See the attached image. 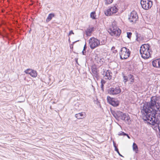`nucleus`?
I'll return each mask as SVG.
<instances>
[{
	"mask_svg": "<svg viewBox=\"0 0 160 160\" xmlns=\"http://www.w3.org/2000/svg\"><path fill=\"white\" fill-rule=\"evenodd\" d=\"M158 98L157 97H152L150 102L144 104L141 111L145 113L143 120L158 128L160 133V119L156 117L157 114H160V103L157 102Z\"/></svg>",
	"mask_w": 160,
	"mask_h": 160,
	"instance_id": "1",
	"label": "nucleus"
},
{
	"mask_svg": "<svg viewBox=\"0 0 160 160\" xmlns=\"http://www.w3.org/2000/svg\"><path fill=\"white\" fill-rule=\"evenodd\" d=\"M149 45L144 44L141 46L140 49V52L142 57L144 59L148 58L150 56Z\"/></svg>",
	"mask_w": 160,
	"mask_h": 160,
	"instance_id": "2",
	"label": "nucleus"
},
{
	"mask_svg": "<svg viewBox=\"0 0 160 160\" xmlns=\"http://www.w3.org/2000/svg\"><path fill=\"white\" fill-rule=\"evenodd\" d=\"M108 32L112 36H119L121 33V30L117 27L116 22H113Z\"/></svg>",
	"mask_w": 160,
	"mask_h": 160,
	"instance_id": "3",
	"label": "nucleus"
},
{
	"mask_svg": "<svg viewBox=\"0 0 160 160\" xmlns=\"http://www.w3.org/2000/svg\"><path fill=\"white\" fill-rule=\"evenodd\" d=\"M131 53L129 50L126 47L121 48L120 52V58L121 59H126L130 56Z\"/></svg>",
	"mask_w": 160,
	"mask_h": 160,
	"instance_id": "4",
	"label": "nucleus"
},
{
	"mask_svg": "<svg viewBox=\"0 0 160 160\" xmlns=\"http://www.w3.org/2000/svg\"><path fill=\"white\" fill-rule=\"evenodd\" d=\"M89 43L90 48L92 49L100 46V40L94 37L89 39Z\"/></svg>",
	"mask_w": 160,
	"mask_h": 160,
	"instance_id": "5",
	"label": "nucleus"
},
{
	"mask_svg": "<svg viewBox=\"0 0 160 160\" xmlns=\"http://www.w3.org/2000/svg\"><path fill=\"white\" fill-rule=\"evenodd\" d=\"M140 4L143 9L148 10L152 7V2L151 0H141Z\"/></svg>",
	"mask_w": 160,
	"mask_h": 160,
	"instance_id": "6",
	"label": "nucleus"
},
{
	"mask_svg": "<svg viewBox=\"0 0 160 160\" xmlns=\"http://www.w3.org/2000/svg\"><path fill=\"white\" fill-rule=\"evenodd\" d=\"M108 93L110 95H116L121 92V89L119 87L115 88H112L108 89Z\"/></svg>",
	"mask_w": 160,
	"mask_h": 160,
	"instance_id": "7",
	"label": "nucleus"
},
{
	"mask_svg": "<svg viewBox=\"0 0 160 160\" xmlns=\"http://www.w3.org/2000/svg\"><path fill=\"white\" fill-rule=\"evenodd\" d=\"M138 19L137 13L135 11H132L129 16L128 19L131 22L135 23Z\"/></svg>",
	"mask_w": 160,
	"mask_h": 160,
	"instance_id": "8",
	"label": "nucleus"
},
{
	"mask_svg": "<svg viewBox=\"0 0 160 160\" xmlns=\"http://www.w3.org/2000/svg\"><path fill=\"white\" fill-rule=\"evenodd\" d=\"M107 99L108 102L113 106L116 107L119 105V102L116 99L108 96Z\"/></svg>",
	"mask_w": 160,
	"mask_h": 160,
	"instance_id": "9",
	"label": "nucleus"
},
{
	"mask_svg": "<svg viewBox=\"0 0 160 160\" xmlns=\"http://www.w3.org/2000/svg\"><path fill=\"white\" fill-rule=\"evenodd\" d=\"M123 78L124 79L123 82L125 83L127 81H130V84H132L134 82V76L131 74H129L128 76H123Z\"/></svg>",
	"mask_w": 160,
	"mask_h": 160,
	"instance_id": "10",
	"label": "nucleus"
},
{
	"mask_svg": "<svg viewBox=\"0 0 160 160\" xmlns=\"http://www.w3.org/2000/svg\"><path fill=\"white\" fill-rule=\"evenodd\" d=\"M24 72L26 73L29 74L33 77H36L37 75L36 71L32 69H28L25 71Z\"/></svg>",
	"mask_w": 160,
	"mask_h": 160,
	"instance_id": "11",
	"label": "nucleus"
},
{
	"mask_svg": "<svg viewBox=\"0 0 160 160\" xmlns=\"http://www.w3.org/2000/svg\"><path fill=\"white\" fill-rule=\"evenodd\" d=\"M92 72L93 76L98 79L99 78L98 75V71L95 67H92Z\"/></svg>",
	"mask_w": 160,
	"mask_h": 160,
	"instance_id": "12",
	"label": "nucleus"
},
{
	"mask_svg": "<svg viewBox=\"0 0 160 160\" xmlns=\"http://www.w3.org/2000/svg\"><path fill=\"white\" fill-rule=\"evenodd\" d=\"M122 113V112L120 111L113 112H112V114L114 118L118 120H120V118Z\"/></svg>",
	"mask_w": 160,
	"mask_h": 160,
	"instance_id": "13",
	"label": "nucleus"
},
{
	"mask_svg": "<svg viewBox=\"0 0 160 160\" xmlns=\"http://www.w3.org/2000/svg\"><path fill=\"white\" fill-rule=\"evenodd\" d=\"M152 65L154 67L160 68V58L153 60L152 62Z\"/></svg>",
	"mask_w": 160,
	"mask_h": 160,
	"instance_id": "14",
	"label": "nucleus"
},
{
	"mask_svg": "<svg viewBox=\"0 0 160 160\" xmlns=\"http://www.w3.org/2000/svg\"><path fill=\"white\" fill-rule=\"evenodd\" d=\"M75 117L78 119H82L86 117L85 113L84 112L79 113L75 115Z\"/></svg>",
	"mask_w": 160,
	"mask_h": 160,
	"instance_id": "15",
	"label": "nucleus"
},
{
	"mask_svg": "<svg viewBox=\"0 0 160 160\" xmlns=\"http://www.w3.org/2000/svg\"><path fill=\"white\" fill-rule=\"evenodd\" d=\"M130 118L128 114L125 113H122V115L120 116V119L123 120L128 121Z\"/></svg>",
	"mask_w": 160,
	"mask_h": 160,
	"instance_id": "16",
	"label": "nucleus"
},
{
	"mask_svg": "<svg viewBox=\"0 0 160 160\" xmlns=\"http://www.w3.org/2000/svg\"><path fill=\"white\" fill-rule=\"evenodd\" d=\"M94 28L92 27L91 28H89L85 31L86 33L87 36H90L91 35L92 32L94 31Z\"/></svg>",
	"mask_w": 160,
	"mask_h": 160,
	"instance_id": "17",
	"label": "nucleus"
},
{
	"mask_svg": "<svg viewBox=\"0 0 160 160\" xmlns=\"http://www.w3.org/2000/svg\"><path fill=\"white\" fill-rule=\"evenodd\" d=\"M54 17V13H51L49 14L46 20V22H48L50 21L52 19V18Z\"/></svg>",
	"mask_w": 160,
	"mask_h": 160,
	"instance_id": "18",
	"label": "nucleus"
},
{
	"mask_svg": "<svg viewBox=\"0 0 160 160\" xmlns=\"http://www.w3.org/2000/svg\"><path fill=\"white\" fill-rule=\"evenodd\" d=\"M110 8L111 11V12H112V14L116 13L118 11V9L115 6L111 7Z\"/></svg>",
	"mask_w": 160,
	"mask_h": 160,
	"instance_id": "19",
	"label": "nucleus"
},
{
	"mask_svg": "<svg viewBox=\"0 0 160 160\" xmlns=\"http://www.w3.org/2000/svg\"><path fill=\"white\" fill-rule=\"evenodd\" d=\"M105 76L107 77V79L110 80L112 78V76L110 75V72L108 71H107L105 74Z\"/></svg>",
	"mask_w": 160,
	"mask_h": 160,
	"instance_id": "20",
	"label": "nucleus"
},
{
	"mask_svg": "<svg viewBox=\"0 0 160 160\" xmlns=\"http://www.w3.org/2000/svg\"><path fill=\"white\" fill-rule=\"evenodd\" d=\"M111 12L110 7H109V8L105 11V14L106 16L111 15L112 14Z\"/></svg>",
	"mask_w": 160,
	"mask_h": 160,
	"instance_id": "21",
	"label": "nucleus"
},
{
	"mask_svg": "<svg viewBox=\"0 0 160 160\" xmlns=\"http://www.w3.org/2000/svg\"><path fill=\"white\" fill-rule=\"evenodd\" d=\"M133 149L134 151H135L136 153H137L138 151V148L137 145L135 143L133 144Z\"/></svg>",
	"mask_w": 160,
	"mask_h": 160,
	"instance_id": "22",
	"label": "nucleus"
},
{
	"mask_svg": "<svg viewBox=\"0 0 160 160\" xmlns=\"http://www.w3.org/2000/svg\"><path fill=\"white\" fill-rule=\"evenodd\" d=\"M106 42V39L104 38H102V39L100 40V45H105Z\"/></svg>",
	"mask_w": 160,
	"mask_h": 160,
	"instance_id": "23",
	"label": "nucleus"
},
{
	"mask_svg": "<svg viewBox=\"0 0 160 160\" xmlns=\"http://www.w3.org/2000/svg\"><path fill=\"white\" fill-rule=\"evenodd\" d=\"M136 40L138 42H139L141 40L140 39V35L138 33L136 34Z\"/></svg>",
	"mask_w": 160,
	"mask_h": 160,
	"instance_id": "24",
	"label": "nucleus"
},
{
	"mask_svg": "<svg viewBox=\"0 0 160 160\" xmlns=\"http://www.w3.org/2000/svg\"><path fill=\"white\" fill-rule=\"evenodd\" d=\"M87 48L86 43L84 45L83 51H82V53L83 55H85L86 53V50Z\"/></svg>",
	"mask_w": 160,
	"mask_h": 160,
	"instance_id": "25",
	"label": "nucleus"
},
{
	"mask_svg": "<svg viewBox=\"0 0 160 160\" xmlns=\"http://www.w3.org/2000/svg\"><path fill=\"white\" fill-rule=\"evenodd\" d=\"M95 12H92L90 14V16L91 18L93 19H95Z\"/></svg>",
	"mask_w": 160,
	"mask_h": 160,
	"instance_id": "26",
	"label": "nucleus"
},
{
	"mask_svg": "<svg viewBox=\"0 0 160 160\" xmlns=\"http://www.w3.org/2000/svg\"><path fill=\"white\" fill-rule=\"evenodd\" d=\"M113 0H106L105 1V4H109L113 2Z\"/></svg>",
	"mask_w": 160,
	"mask_h": 160,
	"instance_id": "27",
	"label": "nucleus"
},
{
	"mask_svg": "<svg viewBox=\"0 0 160 160\" xmlns=\"http://www.w3.org/2000/svg\"><path fill=\"white\" fill-rule=\"evenodd\" d=\"M115 151H116L118 153V155L121 156V157H123V156H122L121 154L120 153L119 151V150H118V148L116 147V146H115Z\"/></svg>",
	"mask_w": 160,
	"mask_h": 160,
	"instance_id": "28",
	"label": "nucleus"
},
{
	"mask_svg": "<svg viewBox=\"0 0 160 160\" xmlns=\"http://www.w3.org/2000/svg\"><path fill=\"white\" fill-rule=\"evenodd\" d=\"M132 34V33L131 32H127V37L129 38H130L131 37Z\"/></svg>",
	"mask_w": 160,
	"mask_h": 160,
	"instance_id": "29",
	"label": "nucleus"
},
{
	"mask_svg": "<svg viewBox=\"0 0 160 160\" xmlns=\"http://www.w3.org/2000/svg\"><path fill=\"white\" fill-rule=\"evenodd\" d=\"M127 135V133H124L123 132H121L120 133L118 134V135L119 136L123 135L125 136Z\"/></svg>",
	"mask_w": 160,
	"mask_h": 160,
	"instance_id": "30",
	"label": "nucleus"
},
{
	"mask_svg": "<svg viewBox=\"0 0 160 160\" xmlns=\"http://www.w3.org/2000/svg\"><path fill=\"white\" fill-rule=\"evenodd\" d=\"M105 83V81L104 80L102 79L101 80V84H102V85H104V84Z\"/></svg>",
	"mask_w": 160,
	"mask_h": 160,
	"instance_id": "31",
	"label": "nucleus"
},
{
	"mask_svg": "<svg viewBox=\"0 0 160 160\" xmlns=\"http://www.w3.org/2000/svg\"><path fill=\"white\" fill-rule=\"evenodd\" d=\"M104 85L102 84H101V88L102 90L103 91H104Z\"/></svg>",
	"mask_w": 160,
	"mask_h": 160,
	"instance_id": "32",
	"label": "nucleus"
},
{
	"mask_svg": "<svg viewBox=\"0 0 160 160\" xmlns=\"http://www.w3.org/2000/svg\"><path fill=\"white\" fill-rule=\"evenodd\" d=\"M71 34H74V33L73 32V31L72 30H71L70 31L68 35H70Z\"/></svg>",
	"mask_w": 160,
	"mask_h": 160,
	"instance_id": "33",
	"label": "nucleus"
},
{
	"mask_svg": "<svg viewBox=\"0 0 160 160\" xmlns=\"http://www.w3.org/2000/svg\"><path fill=\"white\" fill-rule=\"evenodd\" d=\"M115 49V47L114 46L112 47L111 48V50L112 51L114 50V49Z\"/></svg>",
	"mask_w": 160,
	"mask_h": 160,
	"instance_id": "34",
	"label": "nucleus"
},
{
	"mask_svg": "<svg viewBox=\"0 0 160 160\" xmlns=\"http://www.w3.org/2000/svg\"><path fill=\"white\" fill-rule=\"evenodd\" d=\"M125 136H127V137H128V138H129V139H130V137H129V136L128 134H127V135H126Z\"/></svg>",
	"mask_w": 160,
	"mask_h": 160,
	"instance_id": "35",
	"label": "nucleus"
},
{
	"mask_svg": "<svg viewBox=\"0 0 160 160\" xmlns=\"http://www.w3.org/2000/svg\"><path fill=\"white\" fill-rule=\"evenodd\" d=\"M75 61H76V62L77 63H78V59H76Z\"/></svg>",
	"mask_w": 160,
	"mask_h": 160,
	"instance_id": "36",
	"label": "nucleus"
},
{
	"mask_svg": "<svg viewBox=\"0 0 160 160\" xmlns=\"http://www.w3.org/2000/svg\"><path fill=\"white\" fill-rule=\"evenodd\" d=\"M113 145H114V147H115V146H116V145H115V143L114 142H113Z\"/></svg>",
	"mask_w": 160,
	"mask_h": 160,
	"instance_id": "37",
	"label": "nucleus"
},
{
	"mask_svg": "<svg viewBox=\"0 0 160 160\" xmlns=\"http://www.w3.org/2000/svg\"><path fill=\"white\" fill-rule=\"evenodd\" d=\"M116 52H117V51L116 50H115L114 51H113V52L114 53H115Z\"/></svg>",
	"mask_w": 160,
	"mask_h": 160,
	"instance_id": "38",
	"label": "nucleus"
},
{
	"mask_svg": "<svg viewBox=\"0 0 160 160\" xmlns=\"http://www.w3.org/2000/svg\"><path fill=\"white\" fill-rule=\"evenodd\" d=\"M79 41V40L77 41ZM75 42H76V41Z\"/></svg>",
	"mask_w": 160,
	"mask_h": 160,
	"instance_id": "39",
	"label": "nucleus"
},
{
	"mask_svg": "<svg viewBox=\"0 0 160 160\" xmlns=\"http://www.w3.org/2000/svg\"><path fill=\"white\" fill-rule=\"evenodd\" d=\"M50 108L51 109V106L50 107Z\"/></svg>",
	"mask_w": 160,
	"mask_h": 160,
	"instance_id": "40",
	"label": "nucleus"
}]
</instances>
